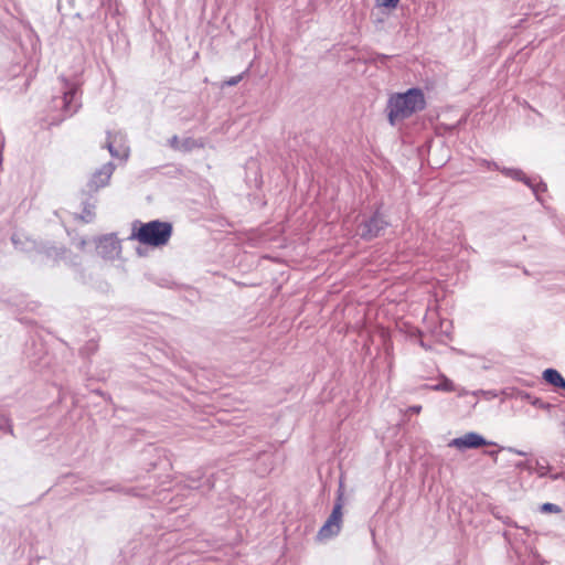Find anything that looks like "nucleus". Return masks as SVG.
<instances>
[{"instance_id": "f257e3e1", "label": "nucleus", "mask_w": 565, "mask_h": 565, "mask_svg": "<svg viewBox=\"0 0 565 565\" xmlns=\"http://www.w3.org/2000/svg\"><path fill=\"white\" fill-rule=\"evenodd\" d=\"M426 100L418 88L408 89L405 93L391 95L387 102V117L391 125H395L415 113L425 108Z\"/></svg>"}, {"instance_id": "f03ea898", "label": "nucleus", "mask_w": 565, "mask_h": 565, "mask_svg": "<svg viewBox=\"0 0 565 565\" xmlns=\"http://www.w3.org/2000/svg\"><path fill=\"white\" fill-rule=\"evenodd\" d=\"M171 230L169 223L153 221L140 226L135 237L142 244L160 246L169 241Z\"/></svg>"}, {"instance_id": "7ed1b4c3", "label": "nucleus", "mask_w": 565, "mask_h": 565, "mask_svg": "<svg viewBox=\"0 0 565 565\" xmlns=\"http://www.w3.org/2000/svg\"><path fill=\"white\" fill-rule=\"evenodd\" d=\"M342 509L343 503L341 499H339L334 504L331 514L318 532V539L320 541L329 540L340 533L343 518Z\"/></svg>"}, {"instance_id": "20e7f679", "label": "nucleus", "mask_w": 565, "mask_h": 565, "mask_svg": "<svg viewBox=\"0 0 565 565\" xmlns=\"http://www.w3.org/2000/svg\"><path fill=\"white\" fill-rule=\"evenodd\" d=\"M486 445H489V443L482 436L476 433H468L462 437L452 439L449 444L450 447H455L459 450L479 448Z\"/></svg>"}, {"instance_id": "39448f33", "label": "nucleus", "mask_w": 565, "mask_h": 565, "mask_svg": "<svg viewBox=\"0 0 565 565\" xmlns=\"http://www.w3.org/2000/svg\"><path fill=\"white\" fill-rule=\"evenodd\" d=\"M386 222L379 214H375L364 224L361 235L367 238L374 237L384 228Z\"/></svg>"}, {"instance_id": "423d86ee", "label": "nucleus", "mask_w": 565, "mask_h": 565, "mask_svg": "<svg viewBox=\"0 0 565 565\" xmlns=\"http://www.w3.org/2000/svg\"><path fill=\"white\" fill-rule=\"evenodd\" d=\"M113 173V168L110 164L104 166L98 172H96L92 180V189L97 190L100 186L107 184L110 175Z\"/></svg>"}, {"instance_id": "0eeeda50", "label": "nucleus", "mask_w": 565, "mask_h": 565, "mask_svg": "<svg viewBox=\"0 0 565 565\" xmlns=\"http://www.w3.org/2000/svg\"><path fill=\"white\" fill-rule=\"evenodd\" d=\"M543 376L545 381L548 382L550 384L565 388V380L556 370L548 369L544 372Z\"/></svg>"}, {"instance_id": "6e6552de", "label": "nucleus", "mask_w": 565, "mask_h": 565, "mask_svg": "<svg viewBox=\"0 0 565 565\" xmlns=\"http://www.w3.org/2000/svg\"><path fill=\"white\" fill-rule=\"evenodd\" d=\"M379 8L386 10H394L399 3V0H375Z\"/></svg>"}, {"instance_id": "1a4fd4ad", "label": "nucleus", "mask_w": 565, "mask_h": 565, "mask_svg": "<svg viewBox=\"0 0 565 565\" xmlns=\"http://www.w3.org/2000/svg\"><path fill=\"white\" fill-rule=\"evenodd\" d=\"M540 510L543 513H551V512L558 513L561 511L559 507H557L556 504H553V503H544L541 505Z\"/></svg>"}, {"instance_id": "9d476101", "label": "nucleus", "mask_w": 565, "mask_h": 565, "mask_svg": "<svg viewBox=\"0 0 565 565\" xmlns=\"http://www.w3.org/2000/svg\"><path fill=\"white\" fill-rule=\"evenodd\" d=\"M171 145H172V147H174V148H184V149H189V148H190V141H188V140H186V141H184V142L182 143V146H179L177 137H174V138L171 140Z\"/></svg>"}, {"instance_id": "9b49d317", "label": "nucleus", "mask_w": 565, "mask_h": 565, "mask_svg": "<svg viewBox=\"0 0 565 565\" xmlns=\"http://www.w3.org/2000/svg\"><path fill=\"white\" fill-rule=\"evenodd\" d=\"M106 242H108V243L111 245V247H113L117 253L119 252L118 243H117L115 239L109 238V239H106Z\"/></svg>"}, {"instance_id": "f8f14e48", "label": "nucleus", "mask_w": 565, "mask_h": 565, "mask_svg": "<svg viewBox=\"0 0 565 565\" xmlns=\"http://www.w3.org/2000/svg\"><path fill=\"white\" fill-rule=\"evenodd\" d=\"M237 81H238V79H232V81H230V82H228V84H230V85H234V84H236V83H237Z\"/></svg>"}]
</instances>
